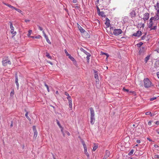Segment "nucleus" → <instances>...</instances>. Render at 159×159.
Returning a JSON list of instances; mask_svg holds the SVG:
<instances>
[{"label": "nucleus", "instance_id": "41", "mask_svg": "<svg viewBox=\"0 0 159 159\" xmlns=\"http://www.w3.org/2000/svg\"><path fill=\"white\" fill-rule=\"evenodd\" d=\"M16 10L18 12L20 13H21V12H22V11L20 10L19 9L17 8H16Z\"/></svg>", "mask_w": 159, "mask_h": 159}, {"label": "nucleus", "instance_id": "31", "mask_svg": "<svg viewBox=\"0 0 159 159\" xmlns=\"http://www.w3.org/2000/svg\"><path fill=\"white\" fill-rule=\"evenodd\" d=\"M134 152V150L133 149H132L128 153V155L129 156H131L133 154V152Z\"/></svg>", "mask_w": 159, "mask_h": 159}, {"label": "nucleus", "instance_id": "50", "mask_svg": "<svg viewBox=\"0 0 159 159\" xmlns=\"http://www.w3.org/2000/svg\"><path fill=\"white\" fill-rule=\"evenodd\" d=\"M6 5L11 8L12 7V6H11V5L9 4H6Z\"/></svg>", "mask_w": 159, "mask_h": 159}, {"label": "nucleus", "instance_id": "46", "mask_svg": "<svg viewBox=\"0 0 159 159\" xmlns=\"http://www.w3.org/2000/svg\"><path fill=\"white\" fill-rule=\"evenodd\" d=\"M145 114L147 115H150V114H151V112L150 111H147L146 112Z\"/></svg>", "mask_w": 159, "mask_h": 159}, {"label": "nucleus", "instance_id": "15", "mask_svg": "<svg viewBox=\"0 0 159 159\" xmlns=\"http://www.w3.org/2000/svg\"><path fill=\"white\" fill-rule=\"evenodd\" d=\"M69 58H70L71 61H73V63L76 65L77 64L76 61L75 59L72 57L71 56V55H70L68 56Z\"/></svg>", "mask_w": 159, "mask_h": 159}, {"label": "nucleus", "instance_id": "29", "mask_svg": "<svg viewBox=\"0 0 159 159\" xmlns=\"http://www.w3.org/2000/svg\"><path fill=\"white\" fill-rule=\"evenodd\" d=\"M46 56L48 58H49L50 59H52L50 55V54L46 52Z\"/></svg>", "mask_w": 159, "mask_h": 159}, {"label": "nucleus", "instance_id": "47", "mask_svg": "<svg viewBox=\"0 0 159 159\" xmlns=\"http://www.w3.org/2000/svg\"><path fill=\"white\" fill-rule=\"evenodd\" d=\"M38 26L39 28V29L41 31H43V29L42 27H41V26H40L39 25H38Z\"/></svg>", "mask_w": 159, "mask_h": 159}, {"label": "nucleus", "instance_id": "56", "mask_svg": "<svg viewBox=\"0 0 159 159\" xmlns=\"http://www.w3.org/2000/svg\"><path fill=\"white\" fill-rule=\"evenodd\" d=\"M148 124L149 125H151L152 124V122L151 121H149L148 122Z\"/></svg>", "mask_w": 159, "mask_h": 159}, {"label": "nucleus", "instance_id": "45", "mask_svg": "<svg viewBox=\"0 0 159 159\" xmlns=\"http://www.w3.org/2000/svg\"><path fill=\"white\" fill-rule=\"evenodd\" d=\"M67 98L69 101H70L72 100L70 96L68 97Z\"/></svg>", "mask_w": 159, "mask_h": 159}, {"label": "nucleus", "instance_id": "27", "mask_svg": "<svg viewBox=\"0 0 159 159\" xmlns=\"http://www.w3.org/2000/svg\"><path fill=\"white\" fill-rule=\"evenodd\" d=\"M9 23H10V28L11 29V30H14V28L13 26L12 23L10 21L9 22Z\"/></svg>", "mask_w": 159, "mask_h": 159}, {"label": "nucleus", "instance_id": "8", "mask_svg": "<svg viewBox=\"0 0 159 159\" xmlns=\"http://www.w3.org/2000/svg\"><path fill=\"white\" fill-rule=\"evenodd\" d=\"M131 17L132 18L135 17L136 15V13L135 12V10H132L129 13Z\"/></svg>", "mask_w": 159, "mask_h": 159}, {"label": "nucleus", "instance_id": "59", "mask_svg": "<svg viewBox=\"0 0 159 159\" xmlns=\"http://www.w3.org/2000/svg\"><path fill=\"white\" fill-rule=\"evenodd\" d=\"M77 0H73V2L74 3H76L77 2Z\"/></svg>", "mask_w": 159, "mask_h": 159}, {"label": "nucleus", "instance_id": "51", "mask_svg": "<svg viewBox=\"0 0 159 159\" xmlns=\"http://www.w3.org/2000/svg\"><path fill=\"white\" fill-rule=\"evenodd\" d=\"M84 153L85 154V155L87 156V157H89V153L87 152H86Z\"/></svg>", "mask_w": 159, "mask_h": 159}, {"label": "nucleus", "instance_id": "1", "mask_svg": "<svg viewBox=\"0 0 159 159\" xmlns=\"http://www.w3.org/2000/svg\"><path fill=\"white\" fill-rule=\"evenodd\" d=\"M143 82L144 86L145 88H149L151 86H153V84H152L149 79L148 78L144 79Z\"/></svg>", "mask_w": 159, "mask_h": 159}, {"label": "nucleus", "instance_id": "17", "mask_svg": "<svg viewBox=\"0 0 159 159\" xmlns=\"http://www.w3.org/2000/svg\"><path fill=\"white\" fill-rule=\"evenodd\" d=\"M110 20L108 19V18H107L106 19V22L105 23V24L106 26L107 27H108L110 25Z\"/></svg>", "mask_w": 159, "mask_h": 159}, {"label": "nucleus", "instance_id": "53", "mask_svg": "<svg viewBox=\"0 0 159 159\" xmlns=\"http://www.w3.org/2000/svg\"><path fill=\"white\" fill-rule=\"evenodd\" d=\"M144 48H142V49H140L139 51V52H142L143 51V49Z\"/></svg>", "mask_w": 159, "mask_h": 159}, {"label": "nucleus", "instance_id": "64", "mask_svg": "<svg viewBox=\"0 0 159 159\" xmlns=\"http://www.w3.org/2000/svg\"><path fill=\"white\" fill-rule=\"evenodd\" d=\"M157 75L158 78H159V72H158L157 73Z\"/></svg>", "mask_w": 159, "mask_h": 159}, {"label": "nucleus", "instance_id": "32", "mask_svg": "<svg viewBox=\"0 0 159 159\" xmlns=\"http://www.w3.org/2000/svg\"><path fill=\"white\" fill-rule=\"evenodd\" d=\"M28 112H27L25 114V116L28 120H30V118L28 116Z\"/></svg>", "mask_w": 159, "mask_h": 159}, {"label": "nucleus", "instance_id": "48", "mask_svg": "<svg viewBox=\"0 0 159 159\" xmlns=\"http://www.w3.org/2000/svg\"><path fill=\"white\" fill-rule=\"evenodd\" d=\"M41 37V36L40 35H38L37 36H35V39H40Z\"/></svg>", "mask_w": 159, "mask_h": 159}, {"label": "nucleus", "instance_id": "34", "mask_svg": "<svg viewBox=\"0 0 159 159\" xmlns=\"http://www.w3.org/2000/svg\"><path fill=\"white\" fill-rule=\"evenodd\" d=\"M14 89H12L11 91V92L10 93V96H13L14 95Z\"/></svg>", "mask_w": 159, "mask_h": 159}, {"label": "nucleus", "instance_id": "43", "mask_svg": "<svg viewBox=\"0 0 159 159\" xmlns=\"http://www.w3.org/2000/svg\"><path fill=\"white\" fill-rule=\"evenodd\" d=\"M157 99V98L156 97H154V98H150V100L151 101H153L156 99Z\"/></svg>", "mask_w": 159, "mask_h": 159}, {"label": "nucleus", "instance_id": "38", "mask_svg": "<svg viewBox=\"0 0 159 159\" xmlns=\"http://www.w3.org/2000/svg\"><path fill=\"white\" fill-rule=\"evenodd\" d=\"M101 53L102 55L105 54V55H106L107 56V58L109 57L108 54L107 53H104L102 52H101Z\"/></svg>", "mask_w": 159, "mask_h": 159}, {"label": "nucleus", "instance_id": "37", "mask_svg": "<svg viewBox=\"0 0 159 159\" xmlns=\"http://www.w3.org/2000/svg\"><path fill=\"white\" fill-rule=\"evenodd\" d=\"M57 124L59 126V127L60 128H61L62 127V126L61 125L60 123V122H59V121L57 120Z\"/></svg>", "mask_w": 159, "mask_h": 159}, {"label": "nucleus", "instance_id": "40", "mask_svg": "<svg viewBox=\"0 0 159 159\" xmlns=\"http://www.w3.org/2000/svg\"><path fill=\"white\" fill-rule=\"evenodd\" d=\"M146 33L145 34V35H144L143 36H142V37H141V39L142 40H144L145 39V38L146 37Z\"/></svg>", "mask_w": 159, "mask_h": 159}, {"label": "nucleus", "instance_id": "11", "mask_svg": "<svg viewBox=\"0 0 159 159\" xmlns=\"http://www.w3.org/2000/svg\"><path fill=\"white\" fill-rule=\"evenodd\" d=\"M110 155V152L108 150H106L103 157V159H106Z\"/></svg>", "mask_w": 159, "mask_h": 159}, {"label": "nucleus", "instance_id": "39", "mask_svg": "<svg viewBox=\"0 0 159 159\" xmlns=\"http://www.w3.org/2000/svg\"><path fill=\"white\" fill-rule=\"evenodd\" d=\"M64 51H65V53H66V54L67 56H69V55H70V54L68 53L67 52V50L66 49H65L64 50Z\"/></svg>", "mask_w": 159, "mask_h": 159}, {"label": "nucleus", "instance_id": "35", "mask_svg": "<svg viewBox=\"0 0 159 159\" xmlns=\"http://www.w3.org/2000/svg\"><path fill=\"white\" fill-rule=\"evenodd\" d=\"M143 44V43L142 42H140L139 43H138L137 44V45L138 47L140 48L141 47L142 45Z\"/></svg>", "mask_w": 159, "mask_h": 159}, {"label": "nucleus", "instance_id": "44", "mask_svg": "<svg viewBox=\"0 0 159 159\" xmlns=\"http://www.w3.org/2000/svg\"><path fill=\"white\" fill-rule=\"evenodd\" d=\"M123 90L124 91H125L127 92H129V90L127 89H126L125 88H123Z\"/></svg>", "mask_w": 159, "mask_h": 159}, {"label": "nucleus", "instance_id": "33", "mask_svg": "<svg viewBox=\"0 0 159 159\" xmlns=\"http://www.w3.org/2000/svg\"><path fill=\"white\" fill-rule=\"evenodd\" d=\"M44 85L46 87L48 92H49V89L48 86L47 84H46V83L45 82L44 83Z\"/></svg>", "mask_w": 159, "mask_h": 159}, {"label": "nucleus", "instance_id": "61", "mask_svg": "<svg viewBox=\"0 0 159 159\" xmlns=\"http://www.w3.org/2000/svg\"><path fill=\"white\" fill-rule=\"evenodd\" d=\"M66 133L69 136L70 135V133L66 131Z\"/></svg>", "mask_w": 159, "mask_h": 159}, {"label": "nucleus", "instance_id": "55", "mask_svg": "<svg viewBox=\"0 0 159 159\" xmlns=\"http://www.w3.org/2000/svg\"><path fill=\"white\" fill-rule=\"evenodd\" d=\"M47 62L50 64L51 65H53V64L52 63V62H51V61H47Z\"/></svg>", "mask_w": 159, "mask_h": 159}, {"label": "nucleus", "instance_id": "42", "mask_svg": "<svg viewBox=\"0 0 159 159\" xmlns=\"http://www.w3.org/2000/svg\"><path fill=\"white\" fill-rule=\"evenodd\" d=\"M154 158H157L159 159V156L158 155H154Z\"/></svg>", "mask_w": 159, "mask_h": 159}, {"label": "nucleus", "instance_id": "5", "mask_svg": "<svg viewBox=\"0 0 159 159\" xmlns=\"http://www.w3.org/2000/svg\"><path fill=\"white\" fill-rule=\"evenodd\" d=\"M15 82L16 85V88L17 89H19V84L18 82V79L17 75V73H16L15 74Z\"/></svg>", "mask_w": 159, "mask_h": 159}, {"label": "nucleus", "instance_id": "20", "mask_svg": "<svg viewBox=\"0 0 159 159\" xmlns=\"http://www.w3.org/2000/svg\"><path fill=\"white\" fill-rule=\"evenodd\" d=\"M88 55L86 57L87 62L88 63H89L90 57L91 56L90 54H88Z\"/></svg>", "mask_w": 159, "mask_h": 159}, {"label": "nucleus", "instance_id": "12", "mask_svg": "<svg viewBox=\"0 0 159 159\" xmlns=\"http://www.w3.org/2000/svg\"><path fill=\"white\" fill-rule=\"evenodd\" d=\"M81 142L82 143V144H83L84 148V153L87 152V147L86 145L85 144L84 141L83 140H81Z\"/></svg>", "mask_w": 159, "mask_h": 159}, {"label": "nucleus", "instance_id": "21", "mask_svg": "<svg viewBox=\"0 0 159 159\" xmlns=\"http://www.w3.org/2000/svg\"><path fill=\"white\" fill-rule=\"evenodd\" d=\"M10 32L11 34H13L12 37L14 36L16 34V32L15 31H14V30H11Z\"/></svg>", "mask_w": 159, "mask_h": 159}, {"label": "nucleus", "instance_id": "57", "mask_svg": "<svg viewBox=\"0 0 159 159\" xmlns=\"http://www.w3.org/2000/svg\"><path fill=\"white\" fill-rule=\"evenodd\" d=\"M154 147L155 148H158L159 146L157 144H154Z\"/></svg>", "mask_w": 159, "mask_h": 159}, {"label": "nucleus", "instance_id": "23", "mask_svg": "<svg viewBox=\"0 0 159 159\" xmlns=\"http://www.w3.org/2000/svg\"><path fill=\"white\" fill-rule=\"evenodd\" d=\"M150 22L149 24L148 27L149 28H152L153 25V22L152 21V20H150Z\"/></svg>", "mask_w": 159, "mask_h": 159}, {"label": "nucleus", "instance_id": "24", "mask_svg": "<svg viewBox=\"0 0 159 159\" xmlns=\"http://www.w3.org/2000/svg\"><path fill=\"white\" fill-rule=\"evenodd\" d=\"M80 50L81 51L83 52H84L87 56L88 55V54H90L89 53L87 52V51H86L83 48H81L80 49Z\"/></svg>", "mask_w": 159, "mask_h": 159}, {"label": "nucleus", "instance_id": "3", "mask_svg": "<svg viewBox=\"0 0 159 159\" xmlns=\"http://www.w3.org/2000/svg\"><path fill=\"white\" fill-rule=\"evenodd\" d=\"M2 62L3 66H5L11 64V62L7 57H4Z\"/></svg>", "mask_w": 159, "mask_h": 159}, {"label": "nucleus", "instance_id": "14", "mask_svg": "<svg viewBox=\"0 0 159 159\" xmlns=\"http://www.w3.org/2000/svg\"><path fill=\"white\" fill-rule=\"evenodd\" d=\"M42 32L43 34V36H44V37L45 38L47 42L49 44H51V43L50 41L49 40L46 34L45 33L44 31H43Z\"/></svg>", "mask_w": 159, "mask_h": 159}, {"label": "nucleus", "instance_id": "6", "mask_svg": "<svg viewBox=\"0 0 159 159\" xmlns=\"http://www.w3.org/2000/svg\"><path fill=\"white\" fill-rule=\"evenodd\" d=\"M33 129L34 132L33 138L34 139H35L37 136L38 132L36 130V126H33Z\"/></svg>", "mask_w": 159, "mask_h": 159}, {"label": "nucleus", "instance_id": "26", "mask_svg": "<svg viewBox=\"0 0 159 159\" xmlns=\"http://www.w3.org/2000/svg\"><path fill=\"white\" fill-rule=\"evenodd\" d=\"M94 146L93 148V151H95V150L98 148V146L95 143H94Z\"/></svg>", "mask_w": 159, "mask_h": 159}, {"label": "nucleus", "instance_id": "54", "mask_svg": "<svg viewBox=\"0 0 159 159\" xmlns=\"http://www.w3.org/2000/svg\"><path fill=\"white\" fill-rule=\"evenodd\" d=\"M65 94L68 97H69V96H69V94L67 92H65Z\"/></svg>", "mask_w": 159, "mask_h": 159}, {"label": "nucleus", "instance_id": "10", "mask_svg": "<svg viewBox=\"0 0 159 159\" xmlns=\"http://www.w3.org/2000/svg\"><path fill=\"white\" fill-rule=\"evenodd\" d=\"M142 35V32L141 31L138 30L137 31V32L136 33H134L132 35V36H134L135 37H139Z\"/></svg>", "mask_w": 159, "mask_h": 159}, {"label": "nucleus", "instance_id": "9", "mask_svg": "<svg viewBox=\"0 0 159 159\" xmlns=\"http://www.w3.org/2000/svg\"><path fill=\"white\" fill-rule=\"evenodd\" d=\"M149 14L148 13H146L144 14V17L142 19H143L144 21H146L147 20H148L149 18Z\"/></svg>", "mask_w": 159, "mask_h": 159}, {"label": "nucleus", "instance_id": "16", "mask_svg": "<svg viewBox=\"0 0 159 159\" xmlns=\"http://www.w3.org/2000/svg\"><path fill=\"white\" fill-rule=\"evenodd\" d=\"M155 9L157 10V12H159V2L157 1L156 5L154 6Z\"/></svg>", "mask_w": 159, "mask_h": 159}, {"label": "nucleus", "instance_id": "52", "mask_svg": "<svg viewBox=\"0 0 159 159\" xmlns=\"http://www.w3.org/2000/svg\"><path fill=\"white\" fill-rule=\"evenodd\" d=\"M99 82V80L98 79H96V84H98Z\"/></svg>", "mask_w": 159, "mask_h": 159}, {"label": "nucleus", "instance_id": "2", "mask_svg": "<svg viewBox=\"0 0 159 159\" xmlns=\"http://www.w3.org/2000/svg\"><path fill=\"white\" fill-rule=\"evenodd\" d=\"M90 111V123L92 125L94 124L95 119L94 118L95 113L92 107H90L89 108Z\"/></svg>", "mask_w": 159, "mask_h": 159}, {"label": "nucleus", "instance_id": "36", "mask_svg": "<svg viewBox=\"0 0 159 159\" xmlns=\"http://www.w3.org/2000/svg\"><path fill=\"white\" fill-rule=\"evenodd\" d=\"M151 28V30H155L157 29V26L155 25L154 26H152V28Z\"/></svg>", "mask_w": 159, "mask_h": 159}, {"label": "nucleus", "instance_id": "58", "mask_svg": "<svg viewBox=\"0 0 159 159\" xmlns=\"http://www.w3.org/2000/svg\"><path fill=\"white\" fill-rule=\"evenodd\" d=\"M69 107L70 110H72V104H69Z\"/></svg>", "mask_w": 159, "mask_h": 159}, {"label": "nucleus", "instance_id": "7", "mask_svg": "<svg viewBox=\"0 0 159 159\" xmlns=\"http://www.w3.org/2000/svg\"><path fill=\"white\" fill-rule=\"evenodd\" d=\"M82 35L83 37L86 38H89L90 37V35L86 31H85L82 33Z\"/></svg>", "mask_w": 159, "mask_h": 159}, {"label": "nucleus", "instance_id": "62", "mask_svg": "<svg viewBox=\"0 0 159 159\" xmlns=\"http://www.w3.org/2000/svg\"><path fill=\"white\" fill-rule=\"evenodd\" d=\"M136 142L138 143H139L141 142L140 140H137Z\"/></svg>", "mask_w": 159, "mask_h": 159}, {"label": "nucleus", "instance_id": "13", "mask_svg": "<svg viewBox=\"0 0 159 159\" xmlns=\"http://www.w3.org/2000/svg\"><path fill=\"white\" fill-rule=\"evenodd\" d=\"M159 19V16L158 14H157L154 17H152L150 19V20H157Z\"/></svg>", "mask_w": 159, "mask_h": 159}, {"label": "nucleus", "instance_id": "63", "mask_svg": "<svg viewBox=\"0 0 159 159\" xmlns=\"http://www.w3.org/2000/svg\"><path fill=\"white\" fill-rule=\"evenodd\" d=\"M156 124L157 125H159V121H156Z\"/></svg>", "mask_w": 159, "mask_h": 159}, {"label": "nucleus", "instance_id": "25", "mask_svg": "<svg viewBox=\"0 0 159 159\" xmlns=\"http://www.w3.org/2000/svg\"><path fill=\"white\" fill-rule=\"evenodd\" d=\"M150 57V55H148L147 57H146L144 59V61L145 62V63H147L148 61V60L149 59V58Z\"/></svg>", "mask_w": 159, "mask_h": 159}, {"label": "nucleus", "instance_id": "60", "mask_svg": "<svg viewBox=\"0 0 159 159\" xmlns=\"http://www.w3.org/2000/svg\"><path fill=\"white\" fill-rule=\"evenodd\" d=\"M60 128L61 129V131L62 133H63V132H64L63 131V128L62 127H61V128Z\"/></svg>", "mask_w": 159, "mask_h": 159}, {"label": "nucleus", "instance_id": "28", "mask_svg": "<svg viewBox=\"0 0 159 159\" xmlns=\"http://www.w3.org/2000/svg\"><path fill=\"white\" fill-rule=\"evenodd\" d=\"M9 23H10V28L11 29V30H14V28L13 26L12 23L10 21L9 22Z\"/></svg>", "mask_w": 159, "mask_h": 159}, {"label": "nucleus", "instance_id": "22", "mask_svg": "<svg viewBox=\"0 0 159 159\" xmlns=\"http://www.w3.org/2000/svg\"><path fill=\"white\" fill-rule=\"evenodd\" d=\"M98 15L101 16L102 17H105L106 16V15H105L104 12L102 11L100 12V13L98 14Z\"/></svg>", "mask_w": 159, "mask_h": 159}, {"label": "nucleus", "instance_id": "49", "mask_svg": "<svg viewBox=\"0 0 159 159\" xmlns=\"http://www.w3.org/2000/svg\"><path fill=\"white\" fill-rule=\"evenodd\" d=\"M97 10L98 14H98L100 13V12H101L100 11V9H99V8H98V7H97Z\"/></svg>", "mask_w": 159, "mask_h": 159}, {"label": "nucleus", "instance_id": "19", "mask_svg": "<svg viewBox=\"0 0 159 159\" xmlns=\"http://www.w3.org/2000/svg\"><path fill=\"white\" fill-rule=\"evenodd\" d=\"M94 78L96 79H98V71L96 70H94Z\"/></svg>", "mask_w": 159, "mask_h": 159}, {"label": "nucleus", "instance_id": "30", "mask_svg": "<svg viewBox=\"0 0 159 159\" xmlns=\"http://www.w3.org/2000/svg\"><path fill=\"white\" fill-rule=\"evenodd\" d=\"M32 32V30H29L28 31V33L27 35V36L29 37H30V35Z\"/></svg>", "mask_w": 159, "mask_h": 159}, {"label": "nucleus", "instance_id": "18", "mask_svg": "<svg viewBox=\"0 0 159 159\" xmlns=\"http://www.w3.org/2000/svg\"><path fill=\"white\" fill-rule=\"evenodd\" d=\"M78 24V27L79 30H80V32L81 33H82L85 30L79 24Z\"/></svg>", "mask_w": 159, "mask_h": 159}, {"label": "nucleus", "instance_id": "4", "mask_svg": "<svg viewBox=\"0 0 159 159\" xmlns=\"http://www.w3.org/2000/svg\"><path fill=\"white\" fill-rule=\"evenodd\" d=\"M123 32V31L120 29H116L114 30L113 34L116 36H117Z\"/></svg>", "mask_w": 159, "mask_h": 159}]
</instances>
